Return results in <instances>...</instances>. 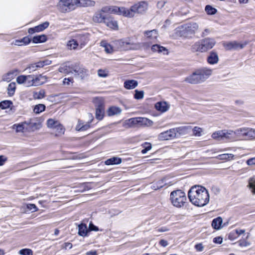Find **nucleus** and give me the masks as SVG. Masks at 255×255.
Here are the masks:
<instances>
[{"instance_id": "f257e3e1", "label": "nucleus", "mask_w": 255, "mask_h": 255, "mask_svg": "<svg viewBox=\"0 0 255 255\" xmlns=\"http://www.w3.org/2000/svg\"><path fill=\"white\" fill-rule=\"evenodd\" d=\"M190 202L195 206L203 207L209 201V194L207 190L201 186L192 187L188 192Z\"/></svg>"}, {"instance_id": "f03ea898", "label": "nucleus", "mask_w": 255, "mask_h": 255, "mask_svg": "<svg viewBox=\"0 0 255 255\" xmlns=\"http://www.w3.org/2000/svg\"><path fill=\"white\" fill-rule=\"evenodd\" d=\"M46 80V77L42 75H22L16 78L17 83L20 85H23L26 87L41 85L45 82Z\"/></svg>"}, {"instance_id": "7ed1b4c3", "label": "nucleus", "mask_w": 255, "mask_h": 255, "mask_svg": "<svg viewBox=\"0 0 255 255\" xmlns=\"http://www.w3.org/2000/svg\"><path fill=\"white\" fill-rule=\"evenodd\" d=\"M216 41L212 38H206L195 42L192 46L193 52H205L212 49L216 44Z\"/></svg>"}, {"instance_id": "20e7f679", "label": "nucleus", "mask_w": 255, "mask_h": 255, "mask_svg": "<svg viewBox=\"0 0 255 255\" xmlns=\"http://www.w3.org/2000/svg\"><path fill=\"white\" fill-rule=\"evenodd\" d=\"M148 7V3L145 1L135 3L129 8H126L127 17L132 18L135 14H142L147 10Z\"/></svg>"}, {"instance_id": "39448f33", "label": "nucleus", "mask_w": 255, "mask_h": 255, "mask_svg": "<svg viewBox=\"0 0 255 255\" xmlns=\"http://www.w3.org/2000/svg\"><path fill=\"white\" fill-rule=\"evenodd\" d=\"M172 204L177 208L182 207L187 200L185 193L181 190L172 191L170 194Z\"/></svg>"}, {"instance_id": "423d86ee", "label": "nucleus", "mask_w": 255, "mask_h": 255, "mask_svg": "<svg viewBox=\"0 0 255 255\" xmlns=\"http://www.w3.org/2000/svg\"><path fill=\"white\" fill-rule=\"evenodd\" d=\"M56 7L62 13L71 11L76 8V0H57Z\"/></svg>"}, {"instance_id": "0eeeda50", "label": "nucleus", "mask_w": 255, "mask_h": 255, "mask_svg": "<svg viewBox=\"0 0 255 255\" xmlns=\"http://www.w3.org/2000/svg\"><path fill=\"white\" fill-rule=\"evenodd\" d=\"M198 28L199 25L196 22L185 24L182 26V30L180 31L181 34L185 37H192Z\"/></svg>"}, {"instance_id": "6e6552de", "label": "nucleus", "mask_w": 255, "mask_h": 255, "mask_svg": "<svg viewBox=\"0 0 255 255\" xmlns=\"http://www.w3.org/2000/svg\"><path fill=\"white\" fill-rule=\"evenodd\" d=\"M94 103L96 106V118L99 120H101L105 113L104 101L102 98H95Z\"/></svg>"}, {"instance_id": "1a4fd4ad", "label": "nucleus", "mask_w": 255, "mask_h": 255, "mask_svg": "<svg viewBox=\"0 0 255 255\" xmlns=\"http://www.w3.org/2000/svg\"><path fill=\"white\" fill-rule=\"evenodd\" d=\"M119 48L122 50H135L139 48V45L131 43L128 40H120L116 41Z\"/></svg>"}, {"instance_id": "9d476101", "label": "nucleus", "mask_w": 255, "mask_h": 255, "mask_svg": "<svg viewBox=\"0 0 255 255\" xmlns=\"http://www.w3.org/2000/svg\"><path fill=\"white\" fill-rule=\"evenodd\" d=\"M103 11L107 13H115L127 17L126 7L116 6H105L103 7Z\"/></svg>"}, {"instance_id": "9b49d317", "label": "nucleus", "mask_w": 255, "mask_h": 255, "mask_svg": "<svg viewBox=\"0 0 255 255\" xmlns=\"http://www.w3.org/2000/svg\"><path fill=\"white\" fill-rule=\"evenodd\" d=\"M158 139L160 141L172 140L176 137L173 128L160 133L157 136Z\"/></svg>"}, {"instance_id": "f8f14e48", "label": "nucleus", "mask_w": 255, "mask_h": 255, "mask_svg": "<svg viewBox=\"0 0 255 255\" xmlns=\"http://www.w3.org/2000/svg\"><path fill=\"white\" fill-rule=\"evenodd\" d=\"M246 44H241L236 41L224 42L223 45L226 50H238L243 48Z\"/></svg>"}, {"instance_id": "ddd939ff", "label": "nucleus", "mask_w": 255, "mask_h": 255, "mask_svg": "<svg viewBox=\"0 0 255 255\" xmlns=\"http://www.w3.org/2000/svg\"><path fill=\"white\" fill-rule=\"evenodd\" d=\"M185 81L192 84H196L203 82L197 70L187 77Z\"/></svg>"}, {"instance_id": "4468645a", "label": "nucleus", "mask_w": 255, "mask_h": 255, "mask_svg": "<svg viewBox=\"0 0 255 255\" xmlns=\"http://www.w3.org/2000/svg\"><path fill=\"white\" fill-rule=\"evenodd\" d=\"M222 140H227L230 141L236 140L235 130L231 129L222 130Z\"/></svg>"}, {"instance_id": "2eb2a0df", "label": "nucleus", "mask_w": 255, "mask_h": 255, "mask_svg": "<svg viewBox=\"0 0 255 255\" xmlns=\"http://www.w3.org/2000/svg\"><path fill=\"white\" fill-rule=\"evenodd\" d=\"M49 25V22L48 21H45L44 22L34 27L29 28L28 29V33L30 34H32L35 32H40L43 31L44 30L47 28Z\"/></svg>"}, {"instance_id": "dca6fc26", "label": "nucleus", "mask_w": 255, "mask_h": 255, "mask_svg": "<svg viewBox=\"0 0 255 255\" xmlns=\"http://www.w3.org/2000/svg\"><path fill=\"white\" fill-rule=\"evenodd\" d=\"M104 23L112 29L117 30L119 29L118 21L111 16H107Z\"/></svg>"}, {"instance_id": "f3484780", "label": "nucleus", "mask_w": 255, "mask_h": 255, "mask_svg": "<svg viewBox=\"0 0 255 255\" xmlns=\"http://www.w3.org/2000/svg\"><path fill=\"white\" fill-rule=\"evenodd\" d=\"M89 34L76 35L75 37L78 41L80 49L82 48L89 40Z\"/></svg>"}, {"instance_id": "a211bd4d", "label": "nucleus", "mask_w": 255, "mask_h": 255, "mask_svg": "<svg viewBox=\"0 0 255 255\" xmlns=\"http://www.w3.org/2000/svg\"><path fill=\"white\" fill-rule=\"evenodd\" d=\"M104 12L102 8L100 11L95 13L93 17V21L96 23H104L107 17L104 14Z\"/></svg>"}, {"instance_id": "6ab92c4d", "label": "nucleus", "mask_w": 255, "mask_h": 255, "mask_svg": "<svg viewBox=\"0 0 255 255\" xmlns=\"http://www.w3.org/2000/svg\"><path fill=\"white\" fill-rule=\"evenodd\" d=\"M203 81L207 79L212 73V70L207 68H203L197 70Z\"/></svg>"}, {"instance_id": "aec40b11", "label": "nucleus", "mask_w": 255, "mask_h": 255, "mask_svg": "<svg viewBox=\"0 0 255 255\" xmlns=\"http://www.w3.org/2000/svg\"><path fill=\"white\" fill-rule=\"evenodd\" d=\"M76 8L78 7L93 6L95 2L92 0H76Z\"/></svg>"}, {"instance_id": "412c9836", "label": "nucleus", "mask_w": 255, "mask_h": 255, "mask_svg": "<svg viewBox=\"0 0 255 255\" xmlns=\"http://www.w3.org/2000/svg\"><path fill=\"white\" fill-rule=\"evenodd\" d=\"M155 108L157 111L163 113L169 109V106L165 102H159L155 104Z\"/></svg>"}, {"instance_id": "4be33fe9", "label": "nucleus", "mask_w": 255, "mask_h": 255, "mask_svg": "<svg viewBox=\"0 0 255 255\" xmlns=\"http://www.w3.org/2000/svg\"><path fill=\"white\" fill-rule=\"evenodd\" d=\"M219 61V57L217 53L212 51L207 58V62L209 64L214 65L217 64Z\"/></svg>"}, {"instance_id": "5701e85b", "label": "nucleus", "mask_w": 255, "mask_h": 255, "mask_svg": "<svg viewBox=\"0 0 255 255\" xmlns=\"http://www.w3.org/2000/svg\"><path fill=\"white\" fill-rule=\"evenodd\" d=\"M222 223V218L220 217H218L213 219L212 222L211 226L213 229L219 230L223 228Z\"/></svg>"}, {"instance_id": "b1692460", "label": "nucleus", "mask_w": 255, "mask_h": 255, "mask_svg": "<svg viewBox=\"0 0 255 255\" xmlns=\"http://www.w3.org/2000/svg\"><path fill=\"white\" fill-rule=\"evenodd\" d=\"M138 82L134 80H128L125 81L124 87L128 90L133 89L138 86Z\"/></svg>"}, {"instance_id": "393cba45", "label": "nucleus", "mask_w": 255, "mask_h": 255, "mask_svg": "<svg viewBox=\"0 0 255 255\" xmlns=\"http://www.w3.org/2000/svg\"><path fill=\"white\" fill-rule=\"evenodd\" d=\"M247 187L253 195H255V176L248 179Z\"/></svg>"}, {"instance_id": "a878e982", "label": "nucleus", "mask_w": 255, "mask_h": 255, "mask_svg": "<svg viewBox=\"0 0 255 255\" xmlns=\"http://www.w3.org/2000/svg\"><path fill=\"white\" fill-rule=\"evenodd\" d=\"M67 48L69 50H76L79 46L76 38L68 40L66 44Z\"/></svg>"}, {"instance_id": "bb28decb", "label": "nucleus", "mask_w": 255, "mask_h": 255, "mask_svg": "<svg viewBox=\"0 0 255 255\" xmlns=\"http://www.w3.org/2000/svg\"><path fill=\"white\" fill-rule=\"evenodd\" d=\"M153 125V122L144 117H138V126L150 127Z\"/></svg>"}, {"instance_id": "cd10ccee", "label": "nucleus", "mask_w": 255, "mask_h": 255, "mask_svg": "<svg viewBox=\"0 0 255 255\" xmlns=\"http://www.w3.org/2000/svg\"><path fill=\"white\" fill-rule=\"evenodd\" d=\"M189 128V127L186 126L173 128L176 137L181 134L186 133L188 131Z\"/></svg>"}, {"instance_id": "c85d7f7f", "label": "nucleus", "mask_w": 255, "mask_h": 255, "mask_svg": "<svg viewBox=\"0 0 255 255\" xmlns=\"http://www.w3.org/2000/svg\"><path fill=\"white\" fill-rule=\"evenodd\" d=\"M246 130V127H242L237 128L235 130L236 140H237L239 138L245 139Z\"/></svg>"}, {"instance_id": "c756f323", "label": "nucleus", "mask_w": 255, "mask_h": 255, "mask_svg": "<svg viewBox=\"0 0 255 255\" xmlns=\"http://www.w3.org/2000/svg\"><path fill=\"white\" fill-rule=\"evenodd\" d=\"M126 125L129 128L138 126V117L132 118L125 122Z\"/></svg>"}, {"instance_id": "7c9ffc66", "label": "nucleus", "mask_w": 255, "mask_h": 255, "mask_svg": "<svg viewBox=\"0 0 255 255\" xmlns=\"http://www.w3.org/2000/svg\"><path fill=\"white\" fill-rule=\"evenodd\" d=\"M245 139H255V129L246 127Z\"/></svg>"}, {"instance_id": "2f4dec72", "label": "nucleus", "mask_w": 255, "mask_h": 255, "mask_svg": "<svg viewBox=\"0 0 255 255\" xmlns=\"http://www.w3.org/2000/svg\"><path fill=\"white\" fill-rule=\"evenodd\" d=\"M122 159L117 157H113L105 161V164L107 165L120 164L122 162Z\"/></svg>"}, {"instance_id": "473e14b6", "label": "nucleus", "mask_w": 255, "mask_h": 255, "mask_svg": "<svg viewBox=\"0 0 255 255\" xmlns=\"http://www.w3.org/2000/svg\"><path fill=\"white\" fill-rule=\"evenodd\" d=\"M122 110L119 107H110L107 112L108 115L109 116H113L114 115H119L121 113Z\"/></svg>"}, {"instance_id": "72a5a7b5", "label": "nucleus", "mask_w": 255, "mask_h": 255, "mask_svg": "<svg viewBox=\"0 0 255 255\" xmlns=\"http://www.w3.org/2000/svg\"><path fill=\"white\" fill-rule=\"evenodd\" d=\"M88 231L87 226L84 224H81L78 226V234L79 235L85 237L87 235Z\"/></svg>"}, {"instance_id": "f704fd0d", "label": "nucleus", "mask_w": 255, "mask_h": 255, "mask_svg": "<svg viewBox=\"0 0 255 255\" xmlns=\"http://www.w3.org/2000/svg\"><path fill=\"white\" fill-rule=\"evenodd\" d=\"M18 72L17 70H12L5 74L2 77V80L5 81L9 82L13 78L14 76Z\"/></svg>"}, {"instance_id": "c9c22d12", "label": "nucleus", "mask_w": 255, "mask_h": 255, "mask_svg": "<svg viewBox=\"0 0 255 255\" xmlns=\"http://www.w3.org/2000/svg\"><path fill=\"white\" fill-rule=\"evenodd\" d=\"M100 45L104 48V50L107 53L111 54L114 52L113 48L106 41H102Z\"/></svg>"}, {"instance_id": "e433bc0d", "label": "nucleus", "mask_w": 255, "mask_h": 255, "mask_svg": "<svg viewBox=\"0 0 255 255\" xmlns=\"http://www.w3.org/2000/svg\"><path fill=\"white\" fill-rule=\"evenodd\" d=\"M47 37L44 34L35 36L33 37L32 41L34 43H42L46 41Z\"/></svg>"}, {"instance_id": "4c0bfd02", "label": "nucleus", "mask_w": 255, "mask_h": 255, "mask_svg": "<svg viewBox=\"0 0 255 255\" xmlns=\"http://www.w3.org/2000/svg\"><path fill=\"white\" fill-rule=\"evenodd\" d=\"M151 50L153 52H157L158 53H163L164 54L167 52V50L163 46L158 44H154L152 46Z\"/></svg>"}, {"instance_id": "58836bf2", "label": "nucleus", "mask_w": 255, "mask_h": 255, "mask_svg": "<svg viewBox=\"0 0 255 255\" xmlns=\"http://www.w3.org/2000/svg\"><path fill=\"white\" fill-rule=\"evenodd\" d=\"M56 136H60L64 133L65 128L60 123L53 129Z\"/></svg>"}, {"instance_id": "ea45409f", "label": "nucleus", "mask_w": 255, "mask_h": 255, "mask_svg": "<svg viewBox=\"0 0 255 255\" xmlns=\"http://www.w3.org/2000/svg\"><path fill=\"white\" fill-rule=\"evenodd\" d=\"M60 124L59 122L52 119H49L47 121V125L48 128H52L53 130Z\"/></svg>"}, {"instance_id": "a19ab883", "label": "nucleus", "mask_w": 255, "mask_h": 255, "mask_svg": "<svg viewBox=\"0 0 255 255\" xmlns=\"http://www.w3.org/2000/svg\"><path fill=\"white\" fill-rule=\"evenodd\" d=\"M145 34L147 37L150 38L151 40L156 39L158 36L157 31L155 29L146 31Z\"/></svg>"}, {"instance_id": "79ce46f5", "label": "nucleus", "mask_w": 255, "mask_h": 255, "mask_svg": "<svg viewBox=\"0 0 255 255\" xmlns=\"http://www.w3.org/2000/svg\"><path fill=\"white\" fill-rule=\"evenodd\" d=\"M212 138L216 140L220 141L222 140V130L215 131L211 135Z\"/></svg>"}, {"instance_id": "37998d69", "label": "nucleus", "mask_w": 255, "mask_h": 255, "mask_svg": "<svg viewBox=\"0 0 255 255\" xmlns=\"http://www.w3.org/2000/svg\"><path fill=\"white\" fill-rule=\"evenodd\" d=\"M234 155L233 154L225 153L219 155L217 158L220 160H230L234 159Z\"/></svg>"}, {"instance_id": "c03bdc74", "label": "nucleus", "mask_w": 255, "mask_h": 255, "mask_svg": "<svg viewBox=\"0 0 255 255\" xmlns=\"http://www.w3.org/2000/svg\"><path fill=\"white\" fill-rule=\"evenodd\" d=\"M42 63H35L30 64L25 70H29V72L35 71L37 68L42 67Z\"/></svg>"}, {"instance_id": "a18cd8bd", "label": "nucleus", "mask_w": 255, "mask_h": 255, "mask_svg": "<svg viewBox=\"0 0 255 255\" xmlns=\"http://www.w3.org/2000/svg\"><path fill=\"white\" fill-rule=\"evenodd\" d=\"M16 86L15 83L14 82L10 83L7 87V93L9 96H12L15 93Z\"/></svg>"}, {"instance_id": "49530a36", "label": "nucleus", "mask_w": 255, "mask_h": 255, "mask_svg": "<svg viewBox=\"0 0 255 255\" xmlns=\"http://www.w3.org/2000/svg\"><path fill=\"white\" fill-rule=\"evenodd\" d=\"M45 109V106L43 104H38L36 105L33 109V112L35 114H39L44 111Z\"/></svg>"}, {"instance_id": "de8ad7c7", "label": "nucleus", "mask_w": 255, "mask_h": 255, "mask_svg": "<svg viewBox=\"0 0 255 255\" xmlns=\"http://www.w3.org/2000/svg\"><path fill=\"white\" fill-rule=\"evenodd\" d=\"M12 103L10 101L5 100L0 102V108L2 109H6L10 107Z\"/></svg>"}, {"instance_id": "09e8293b", "label": "nucleus", "mask_w": 255, "mask_h": 255, "mask_svg": "<svg viewBox=\"0 0 255 255\" xmlns=\"http://www.w3.org/2000/svg\"><path fill=\"white\" fill-rule=\"evenodd\" d=\"M203 129L198 127H195L193 129V133L195 136H200L202 134Z\"/></svg>"}, {"instance_id": "8fccbe9b", "label": "nucleus", "mask_w": 255, "mask_h": 255, "mask_svg": "<svg viewBox=\"0 0 255 255\" xmlns=\"http://www.w3.org/2000/svg\"><path fill=\"white\" fill-rule=\"evenodd\" d=\"M45 92L43 90H41L38 92L33 93V97L35 99H40L44 97Z\"/></svg>"}, {"instance_id": "3c124183", "label": "nucleus", "mask_w": 255, "mask_h": 255, "mask_svg": "<svg viewBox=\"0 0 255 255\" xmlns=\"http://www.w3.org/2000/svg\"><path fill=\"white\" fill-rule=\"evenodd\" d=\"M205 10L208 14H214L216 13L217 10L216 8L208 5L205 7Z\"/></svg>"}, {"instance_id": "603ef678", "label": "nucleus", "mask_w": 255, "mask_h": 255, "mask_svg": "<svg viewBox=\"0 0 255 255\" xmlns=\"http://www.w3.org/2000/svg\"><path fill=\"white\" fill-rule=\"evenodd\" d=\"M144 92L143 91H138L137 90H135V94L134 98L137 100H140L143 98Z\"/></svg>"}, {"instance_id": "864d4df0", "label": "nucleus", "mask_w": 255, "mask_h": 255, "mask_svg": "<svg viewBox=\"0 0 255 255\" xmlns=\"http://www.w3.org/2000/svg\"><path fill=\"white\" fill-rule=\"evenodd\" d=\"M19 255H32L33 252L31 250L29 249H24L20 250L18 252Z\"/></svg>"}, {"instance_id": "5fc2aeb1", "label": "nucleus", "mask_w": 255, "mask_h": 255, "mask_svg": "<svg viewBox=\"0 0 255 255\" xmlns=\"http://www.w3.org/2000/svg\"><path fill=\"white\" fill-rule=\"evenodd\" d=\"M109 71L107 69H99L98 75L100 77L105 78L108 76Z\"/></svg>"}, {"instance_id": "6e6d98bb", "label": "nucleus", "mask_w": 255, "mask_h": 255, "mask_svg": "<svg viewBox=\"0 0 255 255\" xmlns=\"http://www.w3.org/2000/svg\"><path fill=\"white\" fill-rule=\"evenodd\" d=\"M144 149L141 150V153L142 154H145L148 151L150 150L152 146L150 143L145 142L143 145Z\"/></svg>"}, {"instance_id": "4d7b16f0", "label": "nucleus", "mask_w": 255, "mask_h": 255, "mask_svg": "<svg viewBox=\"0 0 255 255\" xmlns=\"http://www.w3.org/2000/svg\"><path fill=\"white\" fill-rule=\"evenodd\" d=\"M13 128L15 129L16 132H22L24 129L23 126L22 124L14 125Z\"/></svg>"}, {"instance_id": "13d9d810", "label": "nucleus", "mask_w": 255, "mask_h": 255, "mask_svg": "<svg viewBox=\"0 0 255 255\" xmlns=\"http://www.w3.org/2000/svg\"><path fill=\"white\" fill-rule=\"evenodd\" d=\"M27 208L29 210H31L32 212H36L38 210L36 205L34 204H28L27 205Z\"/></svg>"}, {"instance_id": "bf43d9fd", "label": "nucleus", "mask_w": 255, "mask_h": 255, "mask_svg": "<svg viewBox=\"0 0 255 255\" xmlns=\"http://www.w3.org/2000/svg\"><path fill=\"white\" fill-rule=\"evenodd\" d=\"M246 163L250 166H255V157L248 159Z\"/></svg>"}, {"instance_id": "052dcab7", "label": "nucleus", "mask_w": 255, "mask_h": 255, "mask_svg": "<svg viewBox=\"0 0 255 255\" xmlns=\"http://www.w3.org/2000/svg\"><path fill=\"white\" fill-rule=\"evenodd\" d=\"M228 238L229 240L231 241H233L237 238V235H236L234 231H233L230 233L228 236Z\"/></svg>"}, {"instance_id": "680f3d73", "label": "nucleus", "mask_w": 255, "mask_h": 255, "mask_svg": "<svg viewBox=\"0 0 255 255\" xmlns=\"http://www.w3.org/2000/svg\"><path fill=\"white\" fill-rule=\"evenodd\" d=\"M195 248L198 252H202L204 250V246L201 243L196 244L195 246Z\"/></svg>"}, {"instance_id": "e2e57ef3", "label": "nucleus", "mask_w": 255, "mask_h": 255, "mask_svg": "<svg viewBox=\"0 0 255 255\" xmlns=\"http://www.w3.org/2000/svg\"><path fill=\"white\" fill-rule=\"evenodd\" d=\"M23 45H27L29 44L31 41L30 39L28 37H24L21 39Z\"/></svg>"}, {"instance_id": "0e129e2a", "label": "nucleus", "mask_w": 255, "mask_h": 255, "mask_svg": "<svg viewBox=\"0 0 255 255\" xmlns=\"http://www.w3.org/2000/svg\"><path fill=\"white\" fill-rule=\"evenodd\" d=\"M73 79L72 78H68L64 79L63 83L65 85H69L71 83L73 82Z\"/></svg>"}, {"instance_id": "69168bd1", "label": "nucleus", "mask_w": 255, "mask_h": 255, "mask_svg": "<svg viewBox=\"0 0 255 255\" xmlns=\"http://www.w3.org/2000/svg\"><path fill=\"white\" fill-rule=\"evenodd\" d=\"M222 242L223 239L220 237H216L213 239V242L216 244H221L222 243Z\"/></svg>"}, {"instance_id": "338daca9", "label": "nucleus", "mask_w": 255, "mask_h": 255, "mask_svg": "<svg viewBox=\"0 0 255 255\" xmlns=\"http://www.w3.org/2000/svg\"><path fill=\"white\" fill-rule=\"evenodd\" d=\"M62 248L65 249H71L72 248V244L70 243H65L62 245Z\"/></svg>"}, {"instance_id": "774afa93", "label": "nucleus", "mask_w": 255, "mask_h": 255, "mask_svg": "<svg viewBox=\"0 0 255 255\" xmlns=\"http://www.w3.org/2000/svg\"><path fill=\"white\" fill-rule=\"evenodd\" d=\"M159 245L163 247H166L168 246V243L167 241L165 240H161L159 242Z\"/></svg>"}]
</instances>
